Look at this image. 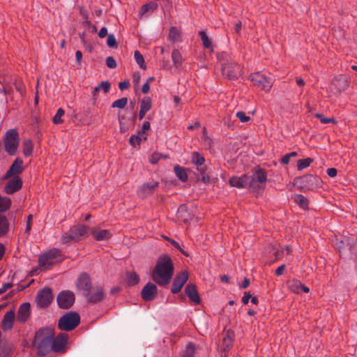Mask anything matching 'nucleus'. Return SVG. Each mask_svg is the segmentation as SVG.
<instances>
[{
  "instance_id": "1",
  "label": "nucleus",
  "mask_w": 357,
  "mask_h": 357,
  "mask_svg": "<svg viewBox=\"0 0 357 357\" xmlns=\"http://www.w3.org/2000/svg\"><path fill=\"white\" fill-rule=\"evenodd\" d=\"M173 273L174 265L171 258L167 255L159 257L152 274L153 281L160 286L167 284Z\"/></svg>"
},
{
  "instance_id": "2",
  "label": "nucleus",
  "mask_w": 357,
  "mask_h": 357,
  "mask_svg": "<svg viewBox=\"0 0 357 357\" xmlns=\"http://www.w3.org/2000/svg\"><path fill=\"white\" fill-rule=\"evenodd\" d=\"M54 335V329L47 327L42 328L35 333L32 342V347L39 356H45L51 351V343Z\"/></svg>"
},
{
  "instance_id": "3",
  "label": "nucleus",
  "mask_w": 357,
  "mask_h": 357,
  "mask_svg": "<svg viewBox=\"0 0 357 357\" xmlns=\"http://www.w3.org/2000/svg\"><path fill=\"white\" fill-rule=\"evenodd\" d=\"M63 260L60 250L54 248L41 255L38 259L39 266L43 269L49 268L52 265Z\"/></svg>"
},
{
  "instance_id": "4",
  "label": "nucleus",
  "mask_w": 357,
  "mask_h": 357,
  "mask_svg": "<svg viewBox=\"0 0 357 357\" xmlns=\"http://www.w3.org/2000/svg\"><path fill=\"white\" fill-rule=\"evenodd\" d=\"M19 135L15 129H10L6 132L3 138L6 151L10 155L16 153L19 145Z\"/></svg>"
},
{
  "instance_id": "5",
  "label": "nucleus",
  "mask_w": 357,
  "mask_h": 357,
  "mask_svg": "<svg viewBox=\"0 0 357 357\" xmlns=\"http://www.w3.org/2000/svg\"><path fill=\"white\" fill-rule=\"evenodd\" d=\"M79 316L76 312H69L61 317L59 321V327L62 331H71L78 326Z\"/></svg>"
},
{
  "instance_id": "6",
  "label": "nucleus",
  "mask_w": 357,
  "mask_h": 357,
  "mask_svg": "<svg viewBox=\"0 0 357 357\" xmlns=\"http://www.w3.org/2000/svg\"><path fill=\"white\" fill-rule=\"evenodd\" d=\"M250 79L255 86L268 92L272 86L273 80L260 73H255L250 75Z\"/></svg>"
},
{
  "instance_id": "7",
  "label": "nucleus",
  "mask_w": 357,
  "mask_h": 357,
  "mask_svg": "<svg viewBox=\"0 0 357 357\" xmlns=\"http://www.w3.org/2000/svg\"><path fill=\"white\" fill-rule=\"evenodd\" d=\"M53 294L50 288H44L37 293L36 302L38 307H47L53 301Z\"/></svg>"
},
{
  "instance_id": "8",
  "label": "nucleus",
  "mask_w": 357,
  "mask_h": 357,
  "mask_svg": "<svg viewBox=\"0 0 357 357\" xmlns=\"http://www.w3.org/2000/svg\"><path fill=\"white\" fill-rule=\"evenodd\" d=\"M59 307L68 309L73 305L75 302V294L69 290L61 291L56 298Z\"/></svg>"
},
{
  "instance_id": "9",
  "label": "nucleus",
  "mask_w": 357,
  "mask_h": 357,
  "mask_svg": "<svg viewBox=\"0 0 357 357\" xmlns=\"http://www.w3.org/2000/svg\"><path fill=\"white\" fill-rule=\"evenodd\" d=\"M92 284L90 276L86 273H81L77 279V287L84 295H89Z\"/></svg>"
},
{
  "instance_id": "10",
  "label": "nucleus",
  "mask_w": 357,
  "mask_h": 357,
  "mask_svg": "<svg viewBox=\"0 0 357 357\" xmlns=\"http://www.w3.org/2000/svg\"><path fill=\"white\" fill-rule=\"evenodd\" d=\"M68 340V335L66 333H61L56 337L54 336L52 338L51 343V351L56 352L63 351Z\"/></svg>"
},
{
  "instance_id": "11",
  "label": "nucleus",
  "mask_w": 357,
  "mask_h": 357,
  "mask_svg": "<svg viewBox=\"0 0 357 357\" xmlns=\"http://www.w3.org/2000/svg\"><path fill=\"white\" fill-rule=\"evenodd\" d=\"M22 181L17 176L12 177L4 187V191L8 195H12L22 188Z\"/></svg>"
},
{
  "instance_id": "12",
  "label": "nucleus",
  "mask_w": 357,
  "mask_h": 357,
  "mask_svg": "<svg viewBox=\"0 0 357 357\" xmlns=\"http://www.w3.org/2000/svg\"><path fill=\"white\" fill-rule=\"evenodd\" d=\"M188 279V273L187 271H182L179 274L176 275L173 281L172 292L173 294L179 292L187 282Z\"/></svg>"
},
{
  "instance_id": "13",
  "label": "nucleus",
  "mask_w": 357,
  "mask_h": 357,
  "mask_svg": "<svg viewBox=\"0 0 357 357\" xmlns=\"http://www.w3.org/2000/svg\"><path fill=\"white\" fill-rule=\"evenodd\" d=\"M73 241H79L88 236L89 228L83 225H74L70 228Z\"/></svg>"
},
{
  "instance_id": "14",
  "label": "nucleus",
  "mask_w": 357,
  "mask_h": 357,
  "mask_svg": "<svg viewBox=\"0 0 357 357\" xmlns=\"http://www.w3.org/2000/svg\"><path fill=\"white\" fill-rule=\"evenodd\" d=\"M23 161L21 158H17L13 162L6 174L3 176V179H8L13 176H17L23 171Z\"/></svg>"
},
{
  "instance_id": "15",
  "label": "nucleus",
  "mask_w": 357,
  "mask_h": 357,
  "mask_svg": "<svg viewBox=\"0 0 357 357\" xmlns=\"http://www.w3.org/2000/svg\"><path fill=\"white\" fill-rule=\"evenodd\" d=\"M142 298L146 301L154 299L157 294V287L153 283H148L142 290Z\"/></svg>"
},
{
  "instance_id": "16",
  "label": "nucleus",
  "mask_w": 357,
  "mask_h": 357,
  "mask_svg": "<svg viewBox=\"0 0 357 357\" xmlns=\"http://www.w3.org/2000/svg\"><path fill=\"white\" fill-rule=\"evenodd\" d=\"M93 238L98 241L108 240L112 236V233L108 229H102L100 227H93L91 229Z\"/></svg>"
},
{
  "instance_id": "17",
  "label": "nucleus",
  "mask_w": 357,
  "mask_h": 357,
  "mask_svg": "<svg viewBox=\"0 0 357 357\" xmlns=\"http://www.w3.org/2000/svg\"><path fill=\"white\" fill-rule=\"evenodd\" d=\"M15 317V312L13 310H10L5 314L1 326L3 331H6L12 329Z\"/></svg>"
},
{
  "instance_id": "18",
  "label": "nucleus",
  "mask_w": 357,
  "mask_h": 357,
  "mask_svg": "<svg viewBox=\"0 0 357 357\" xmlns=\"http://www.w3.org/2000/svg\"><path fill=\"white\" fill-rule=\"evenodd\" d=\"M158 8V3L155 1H150L143 5L139 12V17L142 18L144 16L152 14Z\"/></svg>"
},
{
  "instance_id": "19",
  "label": "nucleus",
  "mask_w": 357,
  "mask_h": 357,
  "mask_svg": "<svg viewBox=\"0 0 357 357\" xmlns=\"http://www.w3.org/2000/svg\"><path fill=\"white\" fill-rule=\"evenodd\" d=\"M267 180V176L265 171L262 169H257L253 175L252 179L250 182V188H255V183H259L264 184Z\"/></svg>"
},
{
  "instance_id": "20",
  "label": "nucleus",
  "mask_w": 357,
  "mask_h": 357,
  "mask_svg": "<svg viewBox=\"0 0 357 357\" xmlns=\"http://www.w3.org/2000/svg\"><path fill=\"white\" fill-rule=\"evenodd\" d=\"M185 291L186 295L192 302H193L195 304H199L200 303V298L195 285H187Z\"/></svg>"
},
{
  "instance_id": "21",
  "label": "nucleus",
  "mask_w": 357,
  "mask_h": 357,
  "mask_svg": "<svg viewBox=\"0 0 357 357\" xmlns=\"http://www.w3.org/2000/svg\"><path fill=\"white\" fill-rule=\"evenodd\" d=\"M30 314V304L29 303H22L18 310L17 321L24 322Z\"/></svg>"
},
{
  "instance_id": "22",
  "label": "nucleus",
  "mask_w": 357,
  "mask_h": 357,
  "mask_svg": "<svg viewBox=\"0 0 357 357\" xmlns=\"http://www.w3.org/2000/svg\"><path fill=\"white\" fill-rule=\"evenodd\" d=\"M192 162L197 166V170L203 174L205 172V167L203 166L205 159L202 155L198 152H194L192 155Z\"/></svg>"
},
{
  "instance_id": "23",
  "label": "nucleus",
  "mask_w": 357,
  "mask_h": 357,
  "mask_svg": "<svg viewBox=\"0 0 357 357\" xmlns=\"http://www.w3.org/2000/svg\"><path fill=\"white\" fill-rule=\"evenodd\" d=\"M158 184L157 182H151L142 185L139 190L138 194L141 197H146L151 195L153 191L158 187Z\"/></svg>"
},
{
  "instance_id": "24",
  "label": "nucleus",
  "mask_w": 357,
  "mask_h": 357,
  "mask_svg": "<svg viewBox=\"0 0 357 357\" xmlns=\"http://www.w3.org/2000/svg\"><path fill=\"white\" fill-rule=\"evenodd\" d=\"M332 84L335 86V89L338 92H341L345 90L348 86V83L346 77L342 75H340L338 77H335L333 80Z\"/></svg>"
},
{
  "instance_id": "25",
  "label": "nucleus",
  "mask_w": 357,
  "mask_h": 357,
  "mask_svg": "<svg viewBox=\"0 0 357 357\" xmlns=\"http://www.w3.org/2000/svg\"><path fill=\"white\" fill-rule=\"evenodd\" d=\"M148 135H140L138 132L137 135H132L129 139V143L132 147L139 146L142 142H145L147 139Z\"/></svg>"
},
{
  "instance_id": "26",
  "label": "nucleus",
  "mask_w": 357,
  "mask_h": 357,
  "mask_svg": "<svg viewBox=\"0 0 357 357\" xmlns=\"http://www.w3.org/2000/svg\"><path fill=\"white\" fill-rule=\"evenodd\" d=\"M85 296L88 298V300L90 302L96 303V302L101 301L103 298L104 292H103L102 289L99 288L91 294L89 292V295H85Z\"/></svg>"
},
{
  "instance_id": "27",
  "label": "nucleus",
  "mask_w": 357,
  "mask_h": 357,
  "mask_svg": "<svg viewBox=\"0 0 357 357\" xmlns=\"http://www.w3.org/2000/svg\"><path fill=\"white\" fill-rule=\"evenodd\" d=\"M174 172L176 175V176L183 182H185L188 180V174L186 172V169L181 167L179 165L174 166Z\"/></svg>"
},
{
  "instance_id": "28",
  "label": "nucleus",
  "mask_w": 357,
  "mask_h": 357,
  "mask_svg": "<svg viewBox=\"0 0 357 357\" xmlns=\"http://www.w3.org/2000/svg\"><path fill=\"white\" fill-rule=\"evenodd\" d=\"M240 73V67L237 64L229 66L227 68V77L229 79L238 78Z\"/></svg>"
},
{
  "instance_id": "29",
  "label": "nucleus",
  "mask_w": 357,
  "mask_h": 357,
  "mask_svg": "<svg viewBox=\"0 0 357 357\" xmlns=\"http://www.w3.org/2000/svg\"><path fill=\"white\" fill-rule=\"evenodd\" d=\"M11 206V200L8 197H3L0 195V212L6 211Z\"/></svg>"
},
{
  "instance_id": "30",
  "label": "nucleus",
  "mask_w": 357,
  "mask_h": 357,
  "mask_svg": "<svg viewBox=\"0 0 357 357\" xmlns=\"http://www.w3.org/2000/svg\"><path fill=\"white\" fill-rule=\"evenodd\" d=\"M9 224L6 218L0 215V236H4L8 231Z\"/></svg>"
},
{
  "instance_id": "31",
  "label": "nucleus",
  "mask_w": 357,
  "mask_h": 357,
  "mask_svg": "<svg viewBox=\"0 0 357 357\" xmlns=\"http://www.w3.org/2000/svg\"><path fill=\"white\" fill-rule=\"evenodd\" d=\"M139 282L138 275L135 272L128 273L126 275V282L130 286L137 284Z\"/></svg>"
},
{
  "instance_id": "32",
  "label": "nucleus",
  "mask_w": 357,
  "mask_h": 357,
  "mask_svg": "<svg viewBox=\"0 0 357 357\" xmlns=\"http://www.w3.org/2000/svg\"><path fill=\"white\" fill-rule=\"evenodd\" d=\"M294 201L303 208H307L308 206V201L307 198L302 195H296L294 197Z\"/></svg>"
},
{
  "instance_id": "33",
  "label": "nucleus",
  "mask_w": 357,
  "mask_h": 357,
  "mask_svg": "<svg viewBox=\"0 0 357 357\" xmlns=\"http://www.w3.org/2000/svg\"><path fill=\"white\" fill-rule=\"evenodd\" d=\"M181 38L180 31L175 26L170 28L169 33V39L172 42L178 41Z\"/></svg>"
},
{
  "instance_id": "34",
  "label": "nucleus",
  "mask_w": 357,
  "mask_h": 357,
  "mask_svg": "<svg viewBox=\"0 0 357 357\" xmlns=\"http://www.w3.org/2000/svg\"><path fill=\"white\" fill-rule=\"evenodd\" d=\"M23 153L25 156H29L33 151V146L30 139H25L22 144Z\"/></svg>"
},
{
  "instance_id": "35",
  "label": "nucleus",
  "mask_w": 357,
  "mask_h": 357,
  "mask_svg": "<svg viewBox=\"0 0 357 357\" xmlns=\"http://www.w3.org/2000/svg\"><path fill=\"white\" fill-rule=\"evenodd\" d=\"M151 99L149 97H144L140 102V109L147 113L151 108Z\"/></svg>"
},
{
  "instance_id": "36",
  "label": "nucleus",
  "mask_w": 357,
  "mask_h": 357,
  "mask_svg": "<svg viewBox=\"0 0 357 357\" xmlns=\"http://www.w3.org/2000/svg\"><path fill=\"white\" fill-rule=\"evenodd\" d=\"M134 56H135V59L137 63L139 66V67L142 69H144V70L146 69V65L145 63L144 56L138 50L135 51Z\"/></svg>"
},
{
  "instance_id": "37",
  "label": "nucleus",
  "mask_w": 357,
  "mask_h": 357,
  "mask_svg": "<svg viewBox=\"0 0 357 357\" xmlns=\"http://www.w3.org/2000/svg\"><path fill=\"white\" fill-rule=\"evenodd\" d=\"M312 162L313 160L311 158L298 160L297 161V168L299 171L303 170V169L309 167Z\"/></svg>"
},
{
  "instance_id": "38",
  "label": "nucleus",
  "mask_w": 357,
  "mask_h": 357,
  "mask_svg": "<svg viewBox=\"0 0 357 357\" xmlns=\"http://www.w3.org/2000/svg\"><path fill=\"white\" fill-rule=\"evenodd\" d=\"M234 333L233 331L228 330L225 335V348L229 347L232 345L234 340Z\"/></svg>"
},
{
  "instance_id": "39",
  "label": "nucleus",
  "mask_w": 357,
  "mask_h": 357,
  "mask_svg": "<svg viewBox=\"0 0 357 357\" xmlns=\"http://www.w3.org/2000/svg\"><path fill=\"white\" fill-rule=\"evenodd\" d=\"M231 186L242 188L245 185V181L241 177L234 176L229 180Z\"/></svg>"
},
{
  "instance_id": "40",
  "label": "nucleus",
  "mask_w": 357,
  "mask_h": 357,
  "mask_svg": "<svg viewBox=\"0 0 357 357\" xmlns=\"http://www.w3.org/2000/svg\"><path fill=\"white\" fill-rule=\"evenodd\" d=\"M172 59L175 65H181L183 61L182 56L178 50H174L172 53Z\"/></svg>"
},
{
  "instance_id": "41",
  "label": "nucleus",
  "mask_w": 357,
  "mask_h": 357,
  "mask_svg": "<svg viewBox=\"0 0 357 357\" xmlns=\"http://www.w3.org/2000/svg\"><path fill=\"white\" fill-rule=\"evenodd\" d=\"M128 103L127 98H122L113 102L112 107L113 108H124Z\"/></svg>"
},
{
  "instance_id": "42",
  "label": "nucleus",
  "mask_w": 357,
  "mask_h": 357,
  "mask_svg": "<svg viewBox=\"0 0 357 357\" xmlns=\"http://www.w3.org/2000/svg\"><path fill=\"white\" fill-rule=\"evenodd\" d=\"M199 34L201 37L204 47L205 48L211 47V40L207 36L206 33L204 31H201Z\"/></svg>"
},
{
  "instance_id": "43",
  "label": "nucleus",
  "mask_w": 357,
  "mask_h": 357,
  "mask_svg": "<svg viewBox=\"0 0 357 357\" xmlns=\"http://www.w3.org/2000/svg\"><path fill=\"white\" fill-rule=\"evenodd\" d=\"M195 347L193 344L189 343L185 348L183 357H194Z\"/></svg>"
},
{
  "instance_id": "44",
  "label": "nucleus",
  "mask_w": 357,
  "mask_h": 357,
  "mask_svg": "<svg viewBox=\"0 0 357 357\" xmlns=\"http://www.w3.org/2000/svg\"><path fill=\"white\" fill-rule=\"evenodd\" d=\"M301 282L298 280H293L289 284L290 290L296 294H299L301 292Z\"/></svg>"
},
{
  "instance_id": "45",
  "label": "nucleus",
  "mask_w": 357,
  "mask_h": 357,
  "mask_svg": "<svg viewBox=\"0 0 357 357\" xmlns=\"http://www.w3.org/2000/svg\"><path fill=\"white\" fill-rule=\"evenodd\" d=\"M65 112L63 109L59 108L54 116L53 117V123L55 124H59L63 122L62 116L64 115Z\"/></svg>"
},
{
  "instance_id": "46",
  "label": "nucleus",
  "mask_w": 357,
  "mask_h": 357,
  "mask_svg": "<svg viewBox=\"0 0 357 357\" xmlns=\"http://www.w3.org/2000/svg\"><path fill=\"white\" fill-rule=\"evenodd\" d=\"M236 117L238 118L241 122L246 123L250 120V117L247 116L244 112H238L236 114Z\"/></svg>"
},
{
  "instance_id": "47",
  "label": "nucleus",
  "mask_w": 357,
  "mask_h": 357,
  "mask_svg": "<svg viewBox=\"0 0 357 357\" xmlns=\"http://www.w3.org/2000/svg\"><path fill=\"white\" fill-rule=\"evenodd\" d=\"M186 207L184 205H181L178 207L177 211V218L178 219L185 220L184 213H186Z\"/></svg>"
},
{
  "instance_id": "48",
  "label": "nucleus",
  "mask_w": 357,
  "mask_h": 357,
  "mask_svg": "<svg viewBox=\"0 0 357 357\" xmlns=\"http://www.w3.org/2000/svg\"><path fill=\"white\" fill-rule=\"evenodd\" d=\"M202 142L204 143V146L206 148L208 149V148L211 147V139L209 137H207L205 128L203 129V137H202Z\"/></svg>"
},
{
  "instance_id": "49",
  "label": "nucleus",
  "mask_w": 357,
  "mask_h": 357,
  "mask_svg": "<svg viewBox=\"0 0 357 357\" xmlns=\"http://www.w3.org/2000/svg\"><path fill=\"white\" fill-rule=\"evenodd\" d=\"M70 241H73V234H71V229H70L68 233L63 234L61 238V241L62 243H67Z\"/></svg>"
},
{
  "instance_id": "50",
  "label": "nucleus",
  "mask_w": 357,
  "mask_h": 357,
  "mask_svg": "<svg viewBox=\"0 0 357 357\" xmlns=\"http://www.w3.org/2000/svg\"><path fill=\"white\" fill-rule=\"evenodd\" d=\"M107 44L110 47H116L117 43L113 34H109L107 37Z\"/></svg>"
},
{
  "instance_id": "51",
  "label": "nucleus",
  "mask_w": 357,
  "mask_h": 357,
  "mask_svg": "<svg viewBox=\"0 0 357 357\" xmlns=\"http://www.w3.org/2000/svg\"><path fill=\"white\" fill-rule=\"evenodd\" d=\"M162 155L158 153H153L149 158V162L151 164H156L161 158Z\"/></svg>"
},
{
  "instance_id": "52",
  "label": "nucleus",
  "mask_w": 357,
  "mask_h": 357,
  "mask_svg": "<svg viewBox=\"0 0 357 357\" xmlns=\"http://www.w3.org/2000/svg\"><path fill=\"white\" fill-rule=\"evenodd\" d=\"M106 64L109 68H114L116 66V61L112 56H108L106 59Z\"/></svg>"
},
{
  "instance_id": "53",
  "label": "nucleus",
  "mask_w": 357,
  "mask_h": 357,
  "mask_svg": "<svg viewBox=\"0 0 357 357\" xmlns=\"http://www.w3.org/2000/svg\"><path fill=\"white\" fill-rule=\"evenodd\" d=\"M124 119L125 118L123 116H121L119 118V121L120 124V132L122 133H124L128 130V127L126 126L123 122Z\"/></svg>"
},
{
  "instance_id": "54",
  "label": "nucleus",
  "mask_w": 357,
  "mask_h": 357,
  "mask_svg": "<svg viewBox=\"0 0 357 357\" xmlns=\"http://www.w3.org/2000/svg\"><path fill=\"white\" fill-rule=\"evenodd\" d=\"M150 123L147 121H144L142 124V127L141 130L139 132L140 135H147L146 133V130H149L150 129Z\"/></svg>"
},
{
  "instance_id": "55",
  "label": "nucleus",
  "mask_w": 357,
  "mask_h": 357,
  "mask_svg": "<svg viewBox=\"0 0 357 357\" xmlns=\"http://www.w3.org/2000/svg\"><path fill=\"white\" fill-rule=\"evenodd\" d=\"M99 86H100V89H102L105 93H107L110 89V84L109 82H102Z\"/></svg>"
},
{
  "instance_id": "56",
  "label": "nucleus",
  "mask_w": 357,
  "mask_h": 357,
  "mask_svg": "<svg viewBox=\"0 0 357 357\" xmlns=\"http://www.w3.org/2000/svg\"><path fill=\"white\" fill-rule=\"evenodd\" d=\"M227 146H231V148H229V151L231 150V151L236 152V150L238 149V140L233 139L232 141H231L229 142V144H227Z\"/></svg>"
},
{
  "instance_id": "57",
  "label": "nucleus",
  "mask_w": 357,
  "mask_h": 357,
  "mask_svg": "<svg viewBox=\"0 0 357 357\" xmlns=\"http://www.w3.org/2000/svg\"><path fill=\"white\" fill-rule=\"evenodd\" d=\"M169 243L174 246L176 248H177L178 250H180V252L183 254L185 256H188V255L181 248L180 245L178 243H177L176 241H175L173 239H171L169 240Z\"/></svg>"
},
{
  "instance_id": "58",
  "label": "nucleus",
  "mask_w": 357,
  "mask_h": 357,
  "mask_svg": "<svg viewBox=\"0 0 357 357\" xmlns=\"http://www.w3.org/2000/svg\"><path fill=\"white\" fill-rule=\"evenodd\" d=\"M130 87V82L129 81H123L119 84V88L120 90L123 91L125 89H128Z\"/></svg>"
},
{
  "instance_id": "59",
  "label": "nucleus",
  "mask_w": 357,
  "mask_h": 357,
  "mask_svg": "<svg viewBox=\"0 0 357 357\" xmlns=\"http://www.w3.org/2000/svg\"><path fill=\"white\" fill-rule=\"evenodd\" d=\"M326 173L328 176L333 178L337 175V171L335 168L331 167L326 170Z\"/></svg>"
},
{
  "instance_id": "60",
  "label": "nucleus",
  "mask_w": 357,
  "mask_h": 357,
  "mask_svg": "<svg viewBox=\"0 0 357 357\" xmlns=\"http://www.w3.org/2000/svg\"><path fill=\"white\" fill-rule=\"evenodd\" d=\"M251 298V295L249 292H245L242 298V302L243 304H247L249 300Z\"/></svg>"
},
{
  "instance_id": "61",
  "label": "nucleus",
  "mask_w": 357,
  "mask_h": 357,
  "mask_svg": "<svg viewBox=\"0 0 357 357\" xmlns=\"http://www.w3.org/2000/svg\"><path fill=\"white\" fill-rule=\"evenodd\" d=\"M12 287V284L10 282L5 283L1 288H0V295L7 291Z\"/></svg>"
},
{
  "instance_id": "62",
  "label": "nucleus",
  "mask_w": 357,
  "mask_h": 357,
  "mask_svg": "<svg viewBox=\"0 0 357 357\" xmlns=\"http://www.w3.org/2000/svg\"><path fill=\"white\" fill-rule=\"evenodd\" d=\"M107 34V29L106 27H102L98 32V36L100 38H105Z\"/></svg>"
},
{
  "instance_id": "63",
  "label": "nucleus",
  "mask_w": 357,
  "mask_h": 357,
  "mask_svg": "<svg viewBox=\"0 0 357 357\" xmlns=\"http://www.w3.org/2000/svg\"><path fill=\"white\" fill-rule=\"evenodd\" d=\"M285 269V266L284 265H281L275 271V273L277 276H280L281 275L284 271Z\"/></svg>"
},
{
  "instance_id": "64",
  "label": "nucleus",
  "mask_w": 357,
  "mask_h": 357,
  "mask_svg": "<svg viewBox=\"0 0 357 357\" xmlns=\"http://www.w3.org/2000/svg\"><path fill=\"white\" fill-rule=\"evenodd\" d=\"M150 90V86H149V84L148 82H146L143 86H142V91L144 94H146L149 93Z\"/></svg>"
}]
</instances>
